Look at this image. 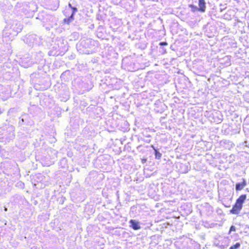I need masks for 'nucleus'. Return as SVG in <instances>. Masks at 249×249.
I'll use <instances>...</instances> for the list:
<instances>
[{
  "label": "nucleus",
  "instance_id": "obj_1",
  "mask_svg": "<svg viewBox=\"0 0 249 249\" xmlns=\"http://www.w3.org/2000/svg\"><path fill=\"white\" fill-rule=\"evenodd\" d=\"M246 198L245 195H241L236 200L235 204L231 210V213L233 214H238L242 208V205Z\"/></svg>",
  "mask_w": 249,
  "mask_h": 249
},
{
  "label": "nucleus",
  "instance_id": "obj_2",
  "mask_svg": "<svg viewBox=\"0 0 249 249\" xmlns=\"http://www.w3.org/2000/svg\"><path fill=\"white\" fill-rule=\"evenodd\" d=\"M130 223H131V226L134 230H138L140 229V226L138 222L134 220H131Z\"/></svg>",
  "mask_w": 249,
  "mask_h": 249
},
{
  "label": "nucleus",
  "instance_id": "obj_3",
  "mask_svg": "<svg viewBox=\"0 0 249 249\" xmlns=\"http://www.w3.org/2000/svg\"><path fill=\"white\" fill-rule=\"evenodd\" d=\"M199 10L202 12H204L205 10V2L204 0H199Z\"/></svg>",
  "mask_w": 249,
  "mask_h": 249
},
{
  "label": "nucleus",
  "instance_id": "obj_4",
  "mask_svg": "<svg viewBox=\"0 0 249 249\" xmlns=\"http://www.w3.org/2000/svg\"><path fill=\"white\" fill-rule=\"evenodd\" d=\"M246 185V182L244 179H243V181L242 183H238L236 185V190H242Z\"/></svg>",
  "mask_w": 249,
  "mask_h": 249
},
{
  "label": "nucleus",
  "instance_id": "obj_5",
  "mask_svg": "<svg viewBox=\"0 0 249 249\" xmlns=\"http://www.w3.org/2000/svg\"><path fill=\"white\" fill-rule=\"evenodd\" d=\"M71 9L73 10V11L72 15L70 17V18L69 19H68V23H69V22H70L71 21V19L73 18V14H74V12L77 11V8L75 7H71Z\"/></svg>",
  "mask_w": 249,
  "mask_h": 249
},
{
  "label": "nucleus",
  "instance_id": "obj_6",
  "mask_svg": "<svg viewBox=\"0 0 249 249\" xmlns=\"http://www.w3.org/2000/svg\"><path fill=\"white\" fill-rule=\"evenodd\" d=\"M240 244L239 243H236L235 245L232 246L230 247V249H237L239 248Z\"/></svg>",
  "mask_w": 249,
  "mask_h": 249
},
{
  "label": "nucleus",
  "instance_id": "obj_7",
  "mask_svg": "<svg viewBox=\"0 0 249 249\" xmlns=\"http://www.w3.org/2000/svg\"><path fill=\"white\" fill-rule=\"evenodd\" d=\"M155 151H156V158H158L160 159L161 157V154L160 153L157 152L156 150H155Z\"/></svg>",
  "mask_w": 249,
  "mask_h": 249
},
{
  "label": "nucleus",
  "instance_id": "obj_8",
  "mask_svg": "<svg viewBox=\"0 0 249 249\" xmlns=\"http://www.w3.org/2000/svg\"><path fill=\"white\" fill-rule=\"evenodd\" d=\"M235 231V227L233 226H232L231 227L230 231Z\"/></svg>",
  "mask_w": 249,
  "mask_h": 249
},
{
  "label": "nucleus",
  "instance_id": "obj_9",
  "mask_svg": "<svg viewBox=\"0 0 249 249\" xmlns=\"http://www.w3.org/2000/svg\"><path fill=\"white\" fill-rule=\"evenodd\" d=\"M160 45H167V43L166 42H162L160 43Z\"/></svg>",
  "mask_w": 249,
  "mask_h": 249
},
{
  "label": "nucleus",
  "instance_id": "obj_10",
  "mask_svg": "<svg viewBox=\"0 0 249 249\" xmlns=\"http://www.w3.org/2000/svg\"><path fill=\"white\" fill-rule=\"evenodd\" d=\"M69 6L71 8V7H72L71 3H69Z\"/></svg>",
  "mask_w": 249,
  "mask_h": 249
},
{
  "label": "nucleus",
  "instance_id": "obj_11",
  "mask_svg": "<svg viewBox=\"0 0 249 249\" xmlns=\"http://www.w3.org/2000/svg\"><path fill=\"white\" fill-rule=\"evenodd\" d=\"M4 210H5V211H6L7 210V209L5 208V209H4Z\"/></svg>",
  "mask_w": 249,
  "mask_h": 249
}]
</instances>
